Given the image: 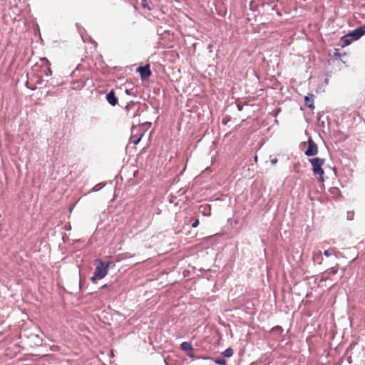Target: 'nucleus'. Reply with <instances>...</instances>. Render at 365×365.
Returning <instances> with one entry per match:
<instances>
[{
    "mask_svg": "<svg viewBox=\"0 0 365 365\" xmlns=\"http://www.w3.org/2000/svg\"><path fill=\"white\" fill-rule=\"evenodd\" d=\"M96 269L91 280L95 282L96 280L104 278L108 272L110 262H104L101 259L95 260Z\"/></svg>",
    "mask_w": 365,
    "mask_h": 365,
    "instance_id": "nucleus-1",
    "label": "nucleus"
},
{
    "mask_svg": "<svg viewBox=\"0 0 365 365\" xmlns=\"http://www.w3.org/2000/svg\"><path fill=\"white\" fill-rule=\"evenodd\" d=\"M309 163L312 166V171L315 176H318L319 181H324V172L322 169V166L325 163V159L319 158H314L309 160Z\"/></svg>",
    "mask_w": 365,
    "mask_h": 365,
    "instance_id": "nucleus-2",
    "label": "nucleus"
},
{
    "mask_svg": "<svg viewBox=\"0 0 365 365\" xmlns=\"http://www.w3.org/2000/svg\"><path fill=\"white\" fill-rule=\"evenodd\" d=\"M318 153V147L317 144L314 142L311 138L308 140V148L305 151V155L307 156H314L317 155Z\"/></svg>",
    "mask_w": 365,
    "mask_h": 365,
    "instance_id": "nucleus-3",
    "label": "nucleus"
},
{
    "mask_svg": "<svg viewBox=\"0 0 365 365\" xmlns=\"http://www.w3.org/2000/svg\"><path fill=\"white\" fill-rule=\"evenodd\" d=\"M140 73L142 80H146L151 76L150 65L147 64L145 66H140L136 70Z\"/></svg>",
    "mask_w": 365,
    "mask_h": 365,
    "instance_id": "nucleus-4",
    "label": "nucleus"
},
{
    "mask_svg": "<svg viewBox=\"0 0 365 365\" xmlns=\"http://www.w3.org/2000/svg\"><path fill=\"white\" fill-rule=\"evenodd\" d=\"M364 35V31L361 27L354 29L349 34V36L352 37L354 39L357 40Z\"/></svg>",
    "mask_w": 365,
    "mask_h": 365,
    "instance_id": "nucleus-5",
    "label": "nucleus"
},
{
    "mask_svg": "<svg viewBox=\"0 0 365 365\" xmlns=\"http://www.w3.org/2000/svg\"><path fill=\"white\" fill-rule=\"evenodd\" d=\"M106 100L113 106H115L118 101L113 90L106 95Z\"/></svg>",
    "mask_w": 365,
    "mask_h": 365,
    "instance_id": "nucleus-6",
    "label": "nucleus"
},
{
    "mask_svg": "<svg viewBox=\"0 0 365 365\" xmlns=\"http://www.w3.org/2000/svg\"><path fill=\"white\" fill-rule=\"evenodd\" d=\"M337 272H338L337 266L333 267H331V268L328 269L324 273V275H327V276L326 277L325 276H322L320 281H325V280H327L329 275L336 274L337 273Z\"/></svg>",
    "mask_w": 365,
    "mask_h": 365,
    "instance_id": "nucleus-7",
    "label": "nucleus"
},
{
    "mask_svg": "<svg viewBox=\"0 0 365 365\" xmlns=\"http://www.w3.org/2000/svg\"><path fill=\"white\" fill-rule=\"evenodd\" d=\"M314 96L313 94H309L304 97L305 105L312 110L314 108Z\"/></svg>",
    "mask_w": 365,
    "mask_h": 365,
    "instance_id": "nucleus-8",
    "label": "nucleus"
},
{
    "mask_svg": "<svg viewBox=\"0 0 365 365\" xmlns=\"http://www.w3.org/2000/svg\"><path fill=\"white\" fill-rule=\"evenodd\" d=\"M312 259L314 262H317L318 264H322L323 258L322 255L321 251L314 252L313 253Z\"/></svg>",
    "mask_w": 365,
    "mask_h": 365,
    "instance_id": "nucleus-9",
    "label": "nucleus"
},
{
    "mask_svg": "<svg viewBox=\"0 0 365 365\" xmlns=\"http://www.w3.org/2000/svg\"><path fill=\"white\" fill-rule=\"evenodd\" d=\"M180 349L184 351H192L193 350V348H192V346L191 344V343L190 342H182L181 344H180Z\"/></svg>",
    "mask_w": 365,
    "mask_h": 365,
    "instance_id": "nucleus-10",
    "label": "nucleus"
},
{
    "mask_svg": "<svg viewBox=\"0 0 365 365\" xmlns=\"http://www.w3.org/2000/svg\"><path fill=\"white\" fill-rule=\"evenodd\" d=\"M234 354V351L232 348H227L222 353V355L225 357H231Z\"/></svg>",
    "mask_w": 365,
    "mask_h": 365,
    "instance_id": "nucleus-11",
    "label": "nucleus"
},
{
    "mask_svg": "<svg viewBox=\"0 0 365 365\" xmlns=\"http://www.w3.org/2000/svg\"><path fill=\"white\" fill-rule=\"evenodd\" d=\"M213 361L218 365H227V361L223 359H215Z\"/></svg>",
    "mask_w": 365,
    "mask_h": 365,
    "instance_id": "nucleus-12",
    "label": "nucleus"
},
{
    "mask_svg": "<svg viewBox=\"0 0 365 365\" xmlns=\"http://www.w3.org/2000/svg\"><path fill=\"white\" fill-rule=\"evenodd\" d=\"M135 106H138V105H136L135 103H128L126 106H125V110H127V112L128 113L130 111V109H133L134 108Z\"/></svg>",
    "mask_w": 365,
    "mask_h": 365,
    "instance_id": "nucleus-13",
    "label": "nucleus"
},
{
    "mask_svg": "<svg viewBox=\"0 0 365 365\" xmlns=\"http://www.w3.org/2000/svg\"><path fill=\"white\" fill-rule=\"evenodd\" d=\"M330 192L333 194V195H338L339 192V190L337 188V187H331L330 189Z\"/></svg>",
    "mask_w": 365,
    "mask_h": 365,
    "instance_id": "nucleus-14",
    "label": "nucleus"
},
{
    "mask_svg": "<svg viewBox=\"0 0 365 365\" xmlns=\"http://www.w3.org/2000/svg\"><path fill=\"white\" fill-rule=\"evenodd\" d=\"M199 225V220L197 219L192 225V227H197Z\"/></svg>",
    "mask_w": 365,
    "mask_h": 365,
    "instance_id": "nucleus-15",
    "label": "nucleus"
},
{
    "mask_svg": "<svg viewBox=\"0 0 365 365\" xmlns=\"http://www.w3.org/2000/svg\"><path fill=\"white\" fill-rule=\"evenodd\" d=\"M324 254L326 257H329L331 255V252L329 250H325Z\"/></svg>",
    "mask_w": 365,
    "mask_h": 365,
    "instance_id": "nucleus-16",
    "label": "nucleus"
},
{
    "mask_svg": "<svg viewBox=\"0 0 365 365\" xmlns=\"http://www.w3.org/2000/svg\"><path fill=\"white\" fill-rule=\"evenodd\" d=\"M141 137H142V135H140V137L139 138H138L137 140H134V141H133V143H134L135 145L138 144V143L140 142V139H141Z\"/></svg>",
    "mask_w": 365,
    "mask_h": 365,
    "instance_id": "nucleus-17",
    "label": "nucleus"
},
{
    "mask_svg": "<svg viewBox=\"0 0 365 365\" xmlns=\"http://www.w3.org/2000/svg\"><path fill=\"white\" fill-rule=\"evenodd\" d=\"M102 289H106L108 288V285L107 284H104L101 287Z\"/></svg>",
    "mask_w": 365,
    "mask_h": 365,
    "instance_id": "nucleus-18",
    "label": "nucleus"
},
{
    "mask_svg": "<svg viewBox=\"0 0 365 365\" xmlns=\"http://www.w3.org/2000/svg\"><path fill=\"white\" fill-rule=\"evenodd\" d=\"M361 29H362V30L364 31V34H365V24L361 27Z\"/></svg>",
    "mask_w": 365,
    "mask_h": 365,
    "instance_id": "nucleus-19",
    "label": "nucleus"
},
{
    "mask_svg": "<svg viewBox=\"0 0 365 365\" xmlns=\"http://www.w3.org/2000/svg\"><path fill=\"white\" fill-rule=\"evenodd\" d=\"M48 73H49L50 74H51V68H48Z\"/></svg>",
    "mask_w": 365,
    "mask_h": 365,
    "instance_id": "nucleus-20",
    "label": "nucleus"
},
{
    "mask_svg": "<svg viewBox=\"0 0 365 365\" xmlns=\"http://www.w3.org/2000/svg\"><path fill=\"white\" fill-rule=\"evenodd\" d=\"M277 162V160H272V163H275Z\"/></svg>",
    "mask_w": 365,
    "mask_h": 365,
    "instance_id": "nucleus-21",
    "label": "nucleus"
},
{
    "mask_svg": "<svg viewBox=\"0 0 365 365\" xmlns=\"http://www.w3.org/2000/svg\"><path fill=\"white\" fill-rule=\"evenodd\" d=\"M188 356H192V354H187Z\"/></svg>",
    "mask_w": 365,
    "mask_h": 365,
    "instance_id": "nucleus-22",
    "label": "nucleus"
}]
</instances>
